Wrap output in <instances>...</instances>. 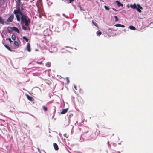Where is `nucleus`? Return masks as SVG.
I'll list each match as a JSON object with an SVG mask.
<instances>
[{"label":"nucleus","instance_id":"nucleus-1","mask_svg":"<svg viewBox=\"0 0 153 153\" xmlns=\"http://www.w3.org/2000/svg\"><path fill=\"white\" fill-rule=\"evenodd\" d=\"M20 19L21 23L25 24L26 26H28L30 22V19L27 16L26 14H23L20 15Z\"/></svg>","mask_w":153,"mask_h":153},{"label":"nucleus","instance_id":"nucleus-2","mask_svg":"<svg viewBox=\"0 0 153 153\" xmlns=\"http://www.w3.org/2000/svg\"><path fill=\"white\" fill-rule=\"evenodd\" d=\"M16 6L17 9L14 11L13 13L15 15L17 20L19 21L20 20V17L19 15H21L23 14L22 11L21 10L20 7V6Z\"/></svg>","mask_w":153,"mask_h":153},{"label":"nucleus","instance_id":"nucleus-3","mask_svg":"<svg viewBox=\"0 0 153 153\" xmlns=\"http://www.w3.org/2000/svg\"><path fill=\"white\" fill-rule=\"evenodd\" d=\"M130 7L132 9H136L137 10L139 13L141 12V9H143V7L139 4L136 5L135 3H134L133 4H131L130 5Z\"/></svg>","mask_w":153,"mask_h":153},{"label":"nucleus","instance_id":"nucleus-4","mask_svg":"<svg viewBox=\"0 0 153 153\" xmlns=\"http://www.w3.org/2000/svg\"><path fill=\"white\" fill-rule=\"evenodd\" d=\"M14 17V15L12 14L7 19V21L8 22H10L13 21Z\"/></svg>","mask_w":153,"mask_h":153},{"label":"nucleus","instance_id":"nucleus-5","mask_svg":"<svg viewBox=\"0 0 153 153\" xmlns=\"http://www.w3.org/2000/svg\"><path fill=\"white\" fill-rule=\"evenodd\" d=\"M26 49L27 50V51L29 52L31 51L30 45L29 43H28L27 44Z\"/></svg>","mask_w":153,"mask_h":153},{"label":"nucleus","instance_id":"nucleus-6","mask_svg":"<svg viewBox=\"0 0 153 153\" xmlns=\"http://www.w3.org/2000/svg\"><path fill=\"white\" fill-rule=\"evenodd\" d=\"M68 110V108L62 109V111L61 112V114H64L66 113L67 112Z\"/></svg>","mask_w":153,"mask_h":153},{"label":"nucleus","instance_id":"nucleus-7","mask_svg":"<svg viewBox=\"0 0 153 153\" xmlns=\"http://www.w3.org/2000/svg\"><path fill=\"white\" fill-rule=\"evenodd\" d=\"M13 30H14L17 33H19L20 31L18 29V28L16 27H13Z\"/></svg>","mask_w":153,"mask_h":153},{"label":"nucleus","instance_id":"nucleus-8","mask_svg":"<svg viewBox=\"0 0 153 153\" xmlns=\"http://www.w3.org/2000/svg\"><path fill=\"white\" fill-rule=\"evenodd\" d=\"M114 26L116 27H121L123 28L125 27V26L124 25L120 24H116L114 25Z\"/></svg>","mask_w":153,"mask_h":153},{"label":"nucleus","instance_id":"nucleus-9","mask_svg":"<svg viewBox=\"0 0 153 153\" xmlns=\"http://www.w3.org/2000/svg\"><path fill=\"white\" fill-rule=\"evenodd\" d=\"M53 146L55 150H58L59 149L58 146L56 143H54Z\"/></svg>","mask_w":153,"mask_h":153},{"label":"nucleus","instance_id":"nucleus-10","mask_svg":"<svg viewBox=\"0 0 153 153\" xmlns=\"http://www.w3.org/2000/svg\"><path fill=\"white\" fill-rule=\"evenodd\" d=\"M26 96L27 99L30 101H32L33 97H32L29 96L28 94H26Z\"/></svg>","mask_w":153,"mask_h":153},{"label":"nucleus","instance_id":"nucleus-11","mask_svg":"<svg viewBox=\"0 0 153 153\" xmlns=\"http://www.w3.org/2000/svg\"><path fill=\"white\" fill-rule=\"evenodd\" d=\"M4 45L8 50H9L10 51H12V50L10 48L9 46H8L5 44H4Z\"/></svg>","mask_w":153,"mask_h":153},{"label":"nucleus","instance_id":"nucleus-12","mask_svg":"<svg viewBox=\"0 0 153 153\" xmlns=\"http://www.w3.org/2000/svg\"><path fill=\"white\" fill-rule=\"evenodd\" d=\"M116 2L117 3V5L118 7L123 6V4L120 3L118 1H116Z\"/></svg>","mask_w":153,"mask_h":153},{"label":"nucleus","instance_id":"nucleus-13","mask_svg":"<svg viewBox=\"0 0 153 153\" xmlns=\"http://www.w3.org/2000/svg\"><path fill=\"white\" fill-rule=\"evenodd\" d=\"M0 23L2 24H4V21L1 16H0Z\"/></svg>","mask_w":153,"mask_h":153},{"label":"nucleus","instance_id":"nucleus-14","mask_svg":"<svg viewBox=\"0 0 153 153\" xmlns=\"http://www.w3.org/2000/svg\"><path fill=\"white\" fill-rule=\"evenodd\" d=\"M21 0H17L16 2V5L20 6L21 4Z\"/></svg>","mask_w":153,"mask_h":153},{"label":"nucleus","instance_id":"nucleus-15","mask_svg":"<svg viewBox=\"0 0 153 153\" xmlns=\"http://www.w3.org/2000/svg\"><path fill=\"white\" fill-rule=\"evenodd\" d=\"M14 45L16 46L17 47H18L19 45V43L18 42L16 41H15L14 42Z\"/></svg>","mask_w":153,"mask_h":153},{"label":"nucleus","instance_id":"nucleus-16","mask_svg":"<svg viewBox=\"0 0 153 153\" xmlns=\"http://www.w3.org/2000/svg\"><path fill=\"white\" fill-rule=\"evenodd\" d=\"M7 30L9 32L13 31V27H8L7 28Z\"/></svg>","mask_w":153,"mask_h":153},{"label":"nucleus","instance_id":"nucleus-17","mask_svg":"<svg viewBox=\"0 0 153 153\" xmlns=\"http://www.w3.org/2000/svg\"><path fill=\"white\" fill-rule=\"evenodd\" d=\"M45 65L46 66L49 67L51 66V63L50 62H48L46 63Z\"/></svg>","mask_w":153,"mask_h":153},{"label":"nucleus","instance_id":"nucleus-18","mask_svg":"<svg viewBox=\"0 0 153 153\" xmlns=\"http://www.w3.org/2000/svg\"><path fill=\"white\" fill-rule=\"evenodd\" d=\"M11 38L13 40H16V36L14 34H13L11 36Z\"/></svg>","mask_w":153,"mask_h":153},{"label":"nucleus","instance_id":"nucleus-19","mask_svg":"<svg viewBox=\"0 0 153 153\" xmlns=\"http://www.w3.org/2000/svg\"><path fill=\"white\" fill-rule=\"evenodd\" d=\"M129 28L130 29L132 30H135V28L133 26H130L129 27Z\"/></svg>","mask_w":153,"mask_h":153},{"label":"nucleus","instance_id":"nucleus-20","mask_svg":"<svg viewBox=\"0 0 153 153\" xmlns=\"http://www.w3.org/2000/svg\"><path fill=\"white\" fill-rule=\"evenodd\" d=\"M65 79L66 80V83L67 84H69L70 82V81L69 80L68 78V77H66Z\"/></svg>","mask_w":153,"mask_h":153},{"label":"nucleus","instance_id":"nucleus-21","mask_svg":"<svg viewBox=\"0 0 153 153\" xmlns=\"http://www.w3.org/2000/svg\"><path fill=\"white\" fill-rule=\"evenodd\" d=\"M22 38L23 39L25 40L26 42H28V39L26 36H23Z\"/></svg>","mask_w":153,"mask_h":153},{"label":"nucleus","instance_id":"nucleus-22","mask_svg":"<svg viewBox=\"0 0 153 153\" xmlns=\"http://www.w3.org/2000/svg\"><path fill=\"white\" fill-rule=\"evenodd\" d=\"M97 35L99 36L100 35L102 34V32L101 31H97L96 33Z\"/></svg>","mask_w":153,"mask_h":153},{"label":"nucleus","instance_id":"nucleus-23","mask_svg":"<svg viewBox=\"0 0 153 153\" xmlns=\"http://www.w3.org/2000/svg\"><path fill=\"white\" fill-rule=\"evenodd\" d=\"M43 108L44 110L45 111H46L48 110L47 108L45 106H43Z\"/></svg>","mask_w":153,"mask_h":153},{"label":"nucleus","instance_id":"nucleus-24","mask_svg":"<svg viewBox=\"0 0 153 153\" xmlns=\"http://www.w3.org/2000/svg\"><path fill=\"white\" fill-rule=\"evenodd\" d=\"M114 17L115 18V21H118V17L117 16H114Z\"/></svg>","mask_w":153,"mask_h":153},{"label":"nucleus","instance_id":"nucleus-25","mask_svg":"<svg viewBox=\"0 0 153 153\" xmlns=\"http://www.w3.org/2000/svg\"><path fill=\"white\" fill-rule=\"evenodd\" d=\"M104 7L106 10H108L109 9V8L106 6H104Z\"/></svg>","mask_w":153,"mask_h":153},{"label":"nucleus","instance_id":"nucleus-26","mask_svg":"<svg viewBox=\"0 0 153 153\" xmlns=\"http://www.w3.org/2000/svg\"><path fill=\"white\" fill-rule=\"evenodd\" d=\"M6 40H9V42L10 43H11L12 42V41L11 40V39L10 38H7L6 39Z\"/></svg>","mask_w":153,"mask_h":153},{"label":"nucleus","instance_id":"nucleus-27","mask_svg":"<svg viewBox=\"0 0 153 153\" xmlns=\"http://www.w3.org/2000/svg\"><path fill=\"white\" fill-rule=\"evenodd\" d=\"M22 28L24 30H26L27 29V28L24 26H22Z\"/></svg>","mask_w":153,"mask_h":153},{"label":"nucleus","instance_id":"nucleus-28","mask_svg":"<svg viewBox=\"0 0 153 153\" xmlns=\"http://www.w3.org/2000/svg\"><path fill=\"white\" fill-rule=\"evenodd\" d=\"M64 136L66 137V138H68V136L67 134L66 133H65L64 134Z\"/></svg>","mask_w":153,"mask_h":153},{"label":"nucleus","instance_id":"nucleus-29","mask_svg":"<svg viewBox=\"0 0 153 153\" xmlns=\"http://www.w3.org/2000/svg\"><path fill=\"white\" fill-rule=\"evenodd\" d=\"M93 24H94V25L96 26V27H97V24L96 23H95V22H93Z\"/></svg>","mask_w":153,"mask_h":153},{"label":"nucleus","instance_id":"nucleus-30","mask_svg":"<svg viewBox=\"0 0 153 153\" xmlns=\"http://www.w3.org/2000/svg\"><path fill=\"white\" fill-rule=\"evenodd\" d=\"M69 3H71V2H73L74 0H69Z\"/></svg>","mask_w":153,"mask_h":153},{"label":"nucleus","instance_id":"nucleus-31","mask_svg":"<svg viewBox=\"0 0 153 153\" xmlns=\"http://www.w3.org/2000/svg\"><path fill=\"white\" fill-rule=\"evenodd\" d=\"M36 63L38 64H42V62H36Z\"/></svg>","mask_w":153,"mask_h":153},{"label":"nucleus","instance_id":"nucleus-32","mask_svg":"<svg viewBox=\"0 0 153 153\" xmlns=\"http://www.w3.org/2000/svg\"><path fill=\"white\" fill-rule=\"evenodd\" d=\"M76 86L75 85H74V89H75V90H77V89H76Z\"/></svg>","mask_w":153,"mask_h":153},{"label":"nucleus","instance_id":"nucleus-33","mask_svg":"<svg viewBox=\"0 0 153 153\" xmlns=\"http://www.w3.org/2000/svg\"><path fill=\"white\" fill-rule=\"evenodd\" d=\"M112 9H113L114 11H117V10L116 9H115V8H112Z\"/></svg>","mask_w":153,"mask_h":153},{"label":"nucleus","instance_id":"nucleus-34","mask_svg":"<svg viewBox=\"0 0 153 153\" xmlns=\"http://www.w3.org/2000/svg\"><path fill=\"white\" fill-rule=\"evenodd\" d=\"M21 9L22 10H24V8L23 7H21Z\"/></svg>","mask_w":153,"mask_h":153},{"label":"nucleus","instance_id":"nucleus-35","mask_svg":"<svg viewBox=\"0 0 153 153\" xmlns=\"http://www.w3.org/2000/svg\"><path fill=\"white\" fill-rule=\"evenodd\" d=\"M92 134H93V135H94V134H88V135H89V136H91V135H92Z\"/></svg>","mask_w":153,"mask_h":153},{"label":"nucleus","instance_id":"nucleus-36","mask_svg":"<svg viewBox=\"0 0 153 153\" xmlns=\"http://www.w3.org/2000/svg\"><path fill=\"white\" fill-rule=\"evenodd\" d=\"M107 143H108V144L109 146H110V144H109V142L108 141Z\"/></svg>","mask_w":153,"mask_h":153},{"label":"nucleus","instance_id":"nucleus-37","mask_svg":"<svg viewBox=\"0 0 153 153\" xmlns=\"http://www.w3.org/2000/svg\"><path fill=\"white\" fill-rule=\"evenodd\" d=\"M109 30H112V29L111 28H109Z\"/></svg>","mask_w":153,"mask_h":153},{"label":"nucleus","instance_id":"nucleus-38","mask_svg":"<svg viewBox=\"0 0 153 153\" xmlns=\"http://www.w3.org/2000/svg\"><path fill=\"white\" fill-rule=\"evenodd\" d=\"M36 51H38V50L37 49H36Z\"/></svg>","mask_w":153,"mask_h":153},{"label":"nucleus","instance_id":"nucleus-39","mask_svg":"<svg viewBox=\"0 0 153 153\" xmlns=\"http://www.w3.org/2000/svg\"><path fill=\"white\" fill-rule=\"evenodd\" d=\"M115 30V31H116V30Z\"/></svg>","mask_w":153,"mask_h":153},{"label":"nucleus","instance_id":"nucleus-40","mask_svg":"<svg viewBox=\"0 0 153 153\" xmlns=\"http://www.w3.org/2000/svg\"><path fill=\"white\" fill-rule=\"evenodd\" d=\"M2 0H0V1H2Z\"/></svg>","mask_w":153,"mask_h":153}]
</instances>
